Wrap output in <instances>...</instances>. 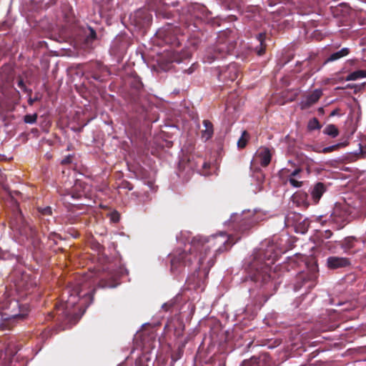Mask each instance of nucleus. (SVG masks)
<instances>
[{"label":"nucleus","mask_w":366,"mask_h":366,"mask_svg":"<svg viewBox=\"0 0 366 366\" xmlns=\"http://www.w3.org/2000/svg\"><path fill=\"white\" fill-rule=\"evenodd\" d=\"M239 239L238 237L234 240L232 234L228 235L225 232L209 237L195 236L192 239L188 249L177 250L170 255L171 271L180 272L186 266H190L197 261L199 265L206 262L207 267L205 271L209 273L215 263L216 257L229 250Z\"/></svg>","instance_id":"f257e3e1"},{"label":"nucleus","mask_w":366,"mask_h":366,"mask_svg":"<svg viewBox=\"0 0 366 366\" xmlns=\"http://www.w3.org/2000/svg\"><path fill=\"white\" fill-rule=\"evenodd\" d=\"M90 287L91 283L84 277L74 284L69 283L62 291L61 302L55 305L54 310L48 314V320L55 321L63 330L75 324L93 301L95 289L89 290Z\"/></svg>","instance_id":"f03ea898"},{"label":"nucleus","mask_w":366,"mask_h":366,"mask_svg":"<svg viewBox=\"0 0 366 366\" xmlns=\"http://www.w3.org/2000/svg\"><path fill=\"white\" fill-rule=\"evenodd\" d=\"M277 253L273 245L266 249L256 250L249 262L247 270L251 280L261 284L267 283L271 279V266L277 260Z\"/></svg>","instance_id":"7ed1b4c3"},{"label":"nucleus","mask_w":366,"mask_h":366,"mask_svg":"<svg viewBox=\"0 0 366 366\" xmlns=\"http://www.w3.org/2000/svg\"><path fill=\"white\" fill-rule=\"evenodd\" d=\"M179 29L177 28L169 26V28L159 31L157 33L159 37L162 38L165 44L173 47L166 54L167 61L170 63H180L184 60L189 59L196 44V43H192V49L189 47L179 48L183 39H180L177 36V33Z\"/></svg>","instance_id":"20e7f679"},{"label":"nucleus","mask_w":366,"mask_h":366,"mask_svg":"<svg viewBox=\"0 0 366 366\" xmlns=\"http://www.w3.org/2000/svg\"><path fill=\"white\" fill-rule=\"evenodd\" d=\"M236 44V36L231 30L219 31L214 44L206 51L207 61L211 63L216 59H223L232 54Z\"/></svg>","instance_id":"39448f33"},{"label":"nucleus","mask_w":366,"mask_h":366,"mask_svg":"<svg viewBox=\"0 0 366 366\" xmlns=\"http://www.w3.org/2000/svg\"><path fill=\"white\" fill-rule=\"evenodd\" d=\"M30 309L27 304L16 300H8L0 312V330H11L16 322L24 320Z\"/></svg>","instance_id":"423d86ee"},{"label":"nucleus","mask_w":366,"mask_h":366,"mask_svg":"<svg viewBox=\"0 0 366 366\" xmlns=\"http://www.w3.org/2000/svg\"><path fill=\"white\" fill-rule=\"evenodd\" d=\"M129 89L125 94V99L132 106L133 109L139 114H144L148 110V101L144 85L139 76L133 74L129 79Z\"/></svg>","instance_id":"0eeeda50"},{"label":"nucleus","mask_w":366,"mask_h":366,"mask_svg":"<svg viewBox=\"0 0 366 366\" xmlns=\"http://www.w3.org/2000/svg\"><path fill=\"white\" fill-rule=\"evenodd\" d=\"M189 16L184 19L183 30L190 36L199 39L202 34V21L211 14L207 9L200 4H194L189 7Z\"/></svg>","instance_id":"6e6552de"},{"label":"nucleus","mask_w":366,"mask_h":366,"mask_svg":"<svg viewBox=\"0 0 366 366\" xmlns=\"http://www.w3.org/2000/svg\"><path fill=\"white\" fill-rule=\"evenodd\" d=\"M229 221L232 228L242 234L249 231L257 222L254 214L251 211L234 214L231 216Z\"/></svg>","instance_id":"1a4fd4ad"},{"label":"nucleus","mask_w":366,"mask_h":366,"mask_svg":"<svg viewBox=\"0 0 366 366\" xmlns=\"http://www.w3.org/2000/svg\"><path fill=\"white\" fill-rule=\"evenodd\" d=\"M199 265L198 270H196L194 274L190 275L187 280V283L189 289L200 290L203 291L206 285V280L209 273H207L205 269L207 267L206 262L202 265Z\"/></svg>","instance_id":"9d476101"},{"label":"nucleus","mask_w":366,"mask_h":366,"mask_svg":"<svg viewBox=\"0 0 366 366\" xmlns=\"http://www.w3.org/2000/svg\"><path fill=\"white\" fill-rule=\"evenodd\" d=\"M239 69L237 64L231 63L218 69V79L226 84L233 82L238 77Z\"/></svg>","instance_id":"9b49d317"},{"label":"nucleus","mask_w":366,"mask_h":366,"mask_svg":"<svg viewBox=\"0 0 366 366\" xmlns=\"http://www.w3.org/2000/svg\"><path fill=\"white\" fill-rule=\"evenodd\" d=\"M270 360V357L267 353H262L257 357L252 356L249 360H244L241 366H268Z\"/></svg>","instance_id":"f8f14e48"},{"label":"nucleus","mask_w":366,"mask_h":366,"mask_svg":"<svg viewBox=\"0 0 366 366\" xmlns=\"http://www.w3.org/2000/svg\"><path fill=\"white\" fill-rule=\"evenodd\" d=\"M35 282L28 275L23 274L21 279L16 284L18 290L25 292V295L33 292Z\"/></svg>","instance_id":"ddd939ff"},{"label":"nucleus","mask_w":366,"mask_h":366,"mask_svg":"<svg viewBox=\"0 0 366 366\" xmlns=\"http://www.w3.org/2000/svg\"><path fill=\"white\" fill-rule=\"evenodd\" d=\"M187 164L189 168L197 170L203 175L207 174L206 170L210 167V164L204 161L200 157H197L196 159L193 157L192 159H189Z\"/></svg>","instance_id":"4468645a"},{"label":"nucleus","mask_w":366,"mask_h":366,"mask_svg":"<svg viewBox=\"0 0 366 366\" xmlns=\"http://www.w3.org/2000/svg\"><path fill=\"white\" fill-rule=\"evenodd\" d=\"M350 264V261L348 258L346 257H329L327 259V265L328 268L331 269H335L338 268H343L349 266Z\"/></svg>","instance_id":"2eb2a0df"},{"label":"nucleus","mask_w":366,"mask_h":366,"mask_svg":"<svg viewBox=\"0 0 366 366\" xmlns=\"http://www.w3.org/2000/svg\"><path fill=\"white\" fill-rule=\"evenodd\" d=\"M132 21L137 26L141 28L144 27L149 24L151 17L144 11H137L134 13Z\"/></svg>","instance_id":"dca6fc26"},{"label":"nucleus","mask_w":366,"mask_h":366,"mask_svg":"<svg viewBox=\"0 0 366 366\" xmlns=\"http://www.w3.org/2000/svg\"><path fill=\"white\" fill-rule=\"evenodd\" d=\"M327 187L322 182L316 183L311 188V196L315 204H317L322 194L326 192Z\"/></svg>","instance_id":"f3484780"},{"label":"nucleus","mask_w":366,"mask_h":366,"mask_svg":"<svg viewBox=\"0 0 366 366\" xmlns=\"http://www.w3.org/2000/svg\"><path fill=\"white\" fill-rule=\"evenodd\" d=\"M257 157L259 160L262 167H267L272 159V154L269 148L263 147L257 153Z\"/></svg>","instance_id":"a211bd4d"},{"label":"nucleus","mask_w":366,"mask_h":366,"mask_svg":"<svg viewBox=\"0 0 366 366\" xmlns=\"http://www.w3.org/2000/svg\"><path fill=\"white\" fill-rule=\"evenodd\" d=\"M203 126L204 129L201 132L202 138L204 139V141H207L212 138L214 134L213 124L209 120L204 119L203 121Z\"/></svg>","instance_id":"6ab92c4d"},{"label":"nucleus","mask_w":366,"mask_h":366,"mask_svg":"<svg viewBox=\"0 0 366 366\" xmlns=\"http://www.w3.org/2000/svg\"><path fill=\"white\" fill-rule=\"evenodd\" d=\"M257 39L259 41V46H256L255 51L259 56L265 53L267 44H265L266 33H259L257 35Z\"/></svg>","instance_id":"aec40b11"},{"label":"nucleus","mask_w":366,"mask_h":366,"mask_svg":"<svg viewBox=\"0 0 366 366\" xmlns=\"http://www.w3.org/2000/svg\"><path fill=\"white\" fill-rule=\"evenodd\" d=\"M350 54V49L348 48H342L341 50L332 54L324 62V64L337 61L344 56H346Z\"/></svg>","instance_id":"412c9836"},{"label":"nucleus","mask_w":366,"mask_h":366,"mask_svg":"<svg viewBox=\"0 0 366 366\" xmlns=\"http://www.w3.org/2000/svg\"><path fill=\"white\" fill-rule=\"evenodd\" d=\"M302 219V216L300 214L293 212H290L285 217V224L287 226L294 225L298 222H300Z\"/></svg>","instance_id":"4be33fe9"},{"label":"nucleus","mask_w":366,"mask_h":366,"mask_svg":"<svg viewBox=\"0 0 366 366\" xmlns=\"http://www.w3.org/2000/svg\"><path fill=\"white\" fill-rule=\"evenodd\" d=\"M323 134L328 135L332 138H335L339 135V129L332 124L327 125L323 129Z\"/></svg>","instance_id":"5701e85b"},{"label":"nucleus","mask_w":366,"mask_h":366,"mask_svg":"<svg viewBox=\"0 0 366 366\" xmlns=\"http://www.w3.org/2000/svg\"><path fill=\"white\" fill-rule=\"evenodd\" d=\"M366 77V70H357L348 74L346 81H355L358 79Z\"/></svg>","instance_id":"b1692460"},{"label":"nucleus","mask_w":366,"mask_h":366,"mask_svg":"<svg viewBox=\"0 0 366 366\" xmlns=\"http://www.w3.org/2000/svg\"><path fill=\"white\" fill-rule=\"evenodd\" d=\"M184 354V346H179L178 348L174 351H172L171 354V359L172 363H174L177 360H179Z\"/></svg>","instance_id":"393cba45"},{"label":"nucleus","mask_w":366,"mask_h":366,"mask_svg":"<svg viewBox=\"0 0 366 366\" xmlns=\"http://www.w3.org/2000/svg\"><path fill=\"white\" fill-rule=\"evenodd\" d=\"M37 211L39 212V214L41 217H49L52 216V208L49 206L46 207H38Z\"/></svg>","instance_id":"a878e982"},{"label":"nucleus","mask_w":366,"mask_h":366,"mask_svg":"<svg viewBox=\"0 0 366 366\" xmlns=\"http://www.w3.org/2000/svg\"><path fill=\"white\" fill-rule=\"evenodd\" d=\"M307 127L309 131H314L316 129H320L322 128V124L316 117H314L309 120Z\"/></svg>","instance_id":"bb28decb"},{"label":"nucleus","mask_w":366,"mask_h":366,"mask_svg":"<svg viewBox=\"0 0 366 366\" xmlns=\"http://www.w3.org/2000/svg\"><path fill=\"white\" fill-rule=\"evenodd\" d=\"M322 96V92L319 89L315 90L310 95L307 97V103L309 104H313L316 103Z\"/></svg>","instance_id":"cd10ccee"},{"label":"nucleus","mask_w":366,"mask_h":366,"mask_svg":"<svg viewBox=\"0 0 366 366\" xmlns=\"http://www.w3.org/2000/svg\"><path fill=\"white\" fill-rule=\"evenodd\" d=\"M249 138V134L247 131H243L242 133V136L239 139L237 142V147L239 149H243L246 147L248 139Z\"/></svg>","instance_id":"c85d7f7f"},{"label":"nucleus","mask_w":366,"mask_h":366,"mask_svg":"<svg viewBox=\"0 0 366 366\" xmlns=\"http://www.w3.org/2000/svg\"><path fill=\"white\" fill-rule=\"evenodd\" d=\"M357 241L355 237H347L342 243V247L345 250H350L355 247V243Z\"/></svg>","instance_id":"c756f323"},{"label":"nucleus","mask_w":366,"mask_h":366,"mask_svg":"<svg viewBox=\"0 0 366 366\" xmlns=\"http://www.w3.org/2000/svg\"><path fill=\"white\" fill-rule=\"evenodd\" d=\"M97 39L96 31L92 27H88V33H86V43L92 42Z\"/></svg>","instance_id":"7c9ffc66"},{"label":"nucleus","mask_w":366,"mask_h":366,"mask_svg":"<svg viewBox=\"0 0 366 366\" xmlns=\"http://www.w3.org/2000/svg\"><path fill=\"white\" fill-rule=\"evenodd\" d=\"M38 115L36 113H34L33 114H26L24 117V122L26 124H34L37 120Z\"/></svg>","instance_id":"2f4dec72"},{"label":"nucleus","mask_w":366,"mask_h":366,"mask_svg":"<svg viewBox=\"0 0 366 366\" xmlns=\"http://www.w3.org/2000/svg\"><path fill=\"white\" fill-rule=\"evenodd\" d=\"M149 360V357L147 355H142L136 360V366H148L147 362Z\"/></svg>","instance_id":"473e14b6"},{"label":"nucleus","mask_w":366,"mask_h":366,"mask_svg":"<svg viewBox=\"0 0 366 366\" xmlns=\"http://www.w3.org/2000/svg\"><path fill=\"white\" fill-rule=\"evenodd\" d=\"M119 187L121 189H127L128 191H131L134 188L132 184H131L129 181L127 180H123L120 183Z\"/></svg>","instance_id":"72a5a7b5"},{"label":"nucleus","mask_w":366,"mask_h":366,"mask_svg":"<svg viewBox=\"0 0 366 366\" xmlns=\"http://www.w3.org/2000/svg\"><path fill=\"white\" fill-rule=\"evenodd\" d=\"M17 84H18V86L21 89H22L24 92H26V93H29V94H31L32 92L31 89H29L26 88V85L24 84V80L22 79V78H21V77L19 78Z\"/></svg>","instance_id":"f704fd0d"},{"label":"nucleus","mask_w":366,"mask_h":366,"mask_svg":"<svg viewBox=\"0 0 366 366\" xmlns=\"http://www.w3.org/2000/svg\"><path fill=\"white\" fill-rule=\"evenodd\" d=\"M288 181H289L290 184L293 187H296V188L302 187V183H303L302 182L298 181V180L295 179V177H289Z\"/></svg>","instance_id":"c9c22d12"},{"label":"nucleus","mask_w":366,"mask_h":366,"mask_svg":"<svg viewBox=\"0 0 366 366\" xmlns=\"http://www.w3.org/2000/svg\"><path fill=\"white\" fill-rule=\"evenodd\" d=\"M347 145L346 142L338 143L332 146L328 147L330 152H334L339 149L340 148L345 147Z\"/></svg>","instance_id":"e433bc0d"},{"label":"nucleus","mask_w":366,"mask_h":366,"mask_svg":"<svg viewBox=\"0 0 366 366\" xmlns=\"http://www.w3.org/2000/svg\"><path fill=\"white\" fill-rule=\"evenodd\" d=\"M49 239H52V240H54V243L56 244H57V242H56V239H61V237L60 234H56V233H55V232H52V233H51V234H49Z\"/></svg>","instance_id":"4c0bfd02"},{"label":"nucleus","mask_w":366,"mask_h":366,"mask_svg":"<svg viewBox=\"0 0 366 366\" xmlns=\"http://www.w3.org/2000/svg\"><path fill=\"white\" fill-rule=\"evenodd\" d=\"M173 306H174L173 302H168L164 303L162 305V309L165 311H169V310H171Z\"/></svg>","instance_id":"58836bf2"},{"label":"nucleus","mask_w":366,"mask_h":366,"mask_svg":"<svg viewBox=\"0 0 366 366\" xmlns=\"http://www.w3.org/2000/svg\"><path fill=\"white\" fill-rule=\"evenodd\" d=\"M302 172L301 169H295L290 175V177H295Z\"/></svg>","instance_id":"ea45409f"},{"label":"nucleus","mask_w":366,"mask_h":366,"mask_svg":"<svg viewBox=\"0 0 366 366\" xmlns=\"http://www.w3.org/2000/svg\"><path fill=\"white\" fill-rule=\"evenodd\" d=\"M39 99L37 97H34V98H33V99L30 97V98L28 99V103H29V105H31H31H33V104H34V103L35 102H37V101H39Z\"/></svg>","instance_id":"a19ab883"},{"label":"nucleus","mask_w":366,"mask_h":366,"mask_svg":"<svg viewBox=\"0 0 366 366\" xmlns=\"http://www.w3.org/2000/svg\"><path fill=\"white\" fill-rule=\"evenodd\" d=\"M359 145H360V154H361L362 157H365V154H366V147L363 148L362 146L360 144Z\"/></svg>","instance_id":"79ce46f5"},{"label":"nucleus","mask_w":366,"mask_h":366,"mask_svg":"<svg viewBox=\"0 0 366 366\" xmlns=\"http://www.w3.org/2000/svg\"><path fill=\"white\" fill-rule=\"evenodd\" d=\"M71 162V158L70 157H67L66 158H64L62 161H61V164H69Z\"/></svg>","instance_id":"37998d69"},{"label":"nucleus","mask_w":366,"mask_h":366,"mask_svg":"<svg viewBox=\"0 0 366 366\" xmlns=\"http://www.w3.org/2000/svg\"><path fill=\"white\" fill-rule=\"evenodd\" d=\"M332 232L330 230H326L325 232L324 237L327 239V238H330L332 236Z\"/></svg>","instance_id":"c03bdc74"},{"label":"nucleus","mask_w":366,"mask_h":366,"mask_svg":"<svg viewBox=\"0 0 366 366\" xmlns=\"http://www.w3.org/2000/svg\"><path fill=\"white\" fill-rule=\"evenodd\" d=\"M339 114V109H334L331 113H330V117H334L335 115H337Z\"/></svg>","instance_id":"a18cd8bd"},{"label":"nucleus","mask_w":366,"mask_h":366,"mask_svg":"<svg viewBox=\"0 0 366 366\" xmlns=\"http://www.w3.org/2000/svg\"><path fill=\"white\" fill-rule=\"evenodd\" d=\"M316 57H317V56H316V55H310V56L308 57V59H307V61L308 62H310V61H315V59H316Z\"/></svg>","instance_id":"49530a36"},{"label":"nucleus","mask_w":366,"mask_h":366,"mask_svg":"<svg viewBox=\"0 0 366 366\" xmlns=\"http://www.w3.org/2000/svg\"><path fill=\"white\" fill-rule=\"evenodd\" d=\"M322 152L325 153V154L330 153L328 147L323 148L322 150Z\"/></svg>","instance_id":"de8ad7c7"},{"label":"nucleus","mask_w":366,"mask_h":366,"mask_svg":"<svg viewBox=\"0 0 366 366\" xmlns=\"http://www.w3.org/2000/svg\"><path fill=\"white\" fill-rule=\"evenodd\" d=\"M81 194H72V195H71V197H72L73 198H76V199H79V198H80V197H81Z\"/></svg>","instance_id":"09e8293b"},{"label":"nucleus","mask_w":366,"mask_h":366,"mask_svg":"<svg viewBox=\"0 0 366 366\" xmlns=\"http://www.w3.org/2000/svg\"><path fill=\"white\" fill-rule=\"evenodd\" d=\"M299 195L302 199L306 198L307 197V194L306 193L300 194Z\"/></svg>","instance_id":"8fccbe9b"},{"label":"nucleus","mask_w":366,"mask_h":366,"mask_svg":"<svg viewBox=\"0 0 366 366\" xmlns=\"http://www.w3.org/2000/svg\"><path fill=\"white\" fill-rule=\"evenodd\" d=\"M92 77H93L94 79H96V80H99V81H101V79H100V76H97V75H96V74H94V75L92 76Z\"/></svg>","instance_id":"3c124183"},{"label":"nucleus","mask_w":366,"mask_h":366,"mask_svg":"<svg viewBox=\"0 0 366 366\" xmlns=\"http://www.w3.org/2000/svg\"><path fill=\"white\" fill-rule=\"evenodd\" d=\"M318 112H319L320 114H323V113H324V109H323L322 107H320V108L318 109Z\"/></svg>","instance_id":"603ef678"},{"label":"nucleus","mask_w":366,"mask_h":366,"mask_svg":"<svg viewBox=\"0 0 366 366\" xmlns=\"http://www.w3.org/2000/svg\"><path fill=\"white\" fill-rule=\"evenodd\" d=\"M31 132L32 133H38V129H31Z\"/></svg>","instance_id":"864d4df0"},{"label":"nucleus","mask_w":366,"mask_h":366,"mask_svg":"<svg viewBox=\"0 0 366 366\" xmlns=\"http://www.w3.org/2000/svg\"><path fill=\"white\" fill-rule=\"evenodd\" d=\"M102 287H114V285H102Z\"/></svg>","instance_id":"5fc2aeb1"},{"label":"nucleus","mask_w":366,"mask_h":366,"mask_svg":"<svg viewBox=\"0 0 366 366\" xmlns=\"http://www.w3.org/2000/svg\"><path fill=\"white\" fill-rule=\"evenodd\" d=\"M300 277L305 280V277L303 274H300Z\"/></svg>","instance_id":"6e6d98bb"}]
</instances>
